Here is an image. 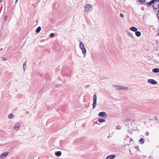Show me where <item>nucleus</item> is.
I'll return each mask as SVG.
<instances>
[{
	"label": "nucleus",
	"instance_id": "dca6fc26",
	"mask_svg": "<svg viewBox=\"0 0 159 159\" xmlns=\"http://www.w3.org/2000/svg\"><path fill=\"white\" fill-rule=\"evenodd\" d=\"M139 142L140 144H143L144 143L143 139V138H141L139 139Z\"/></svg>",
	"mask_w": 159,
	"mask_h": 159
},
{
	"label": "nucleus",
	"instance_id": "6e6552de",
	"mask_svg": "<svg viewBox=\"0 0 159 159\" xmlns=\"http://www.w3.org/2000/svg\"><path fill=\"white\" fill-rule=\"evenodd\" d=\"M115 157L114 155H111L108 156L106 159H113Z\"/></svg>",
	"mask_w": 159,
	"mask_h": 159
},
{
	"label": "nucleus",
	"instance_id": "393cba45",
	"mask_svg": "<svg viewBox=\"0 0 159 159\" xmlns=\"http://www.w3.org/2000/svg\"><path fill=\"white\" fill-rule=\"evenodd\" d=\"M157 16L158 18L159 19V9L157 13Z\"/></svg>",
	"mask_w": 159,
	"mask_h": 159
},
{
	"label": "nucleus",
	"instance_id": "0eeeda50",
	"mask_svg": "<svg viewBox=\"0 0 159 159\" xmlns=\"http://www.w3.org/2000/svg\"><path fill=\"white\" fill-rule=\"evenodd\" d=\"M148 83H150L152 84H157V82L156 81L152 79L148 80Z\"/></svg>",
	"mask_w": 159,
	"mask_h": 159
},
{
	"label": "nucleus",
	"instance_id": "2f4dec72",
	"mask_svg": "<svg viewBox=\"0 0 159 159\" xmlns=\"http://www.w3.org/2000/svg\"><path fill=\"white\" fill-rule=\"evenodd\" d=\"M2 50V48H0V52Z\"/></svg>",
	"mask_w": 159,
	"mask_h": 159
},
{
	"label": "nucleus",
	"instance_id": "1a4fd4ad",
	"mask_svg": "<svg viewBox=\"0 0 159 159\" xmlns=\"http://www.w3.org/2000/svg\"><path fill=\"white\" fill-rule=\"evenodd\" d=\"M9 154V152H5L3 153L2 155H1L0 157L1 158H3V157H6L7 156L8 154Z\"/></svg>",
	"mask_w": 159,
	"mask_h": 159
},
{
	"label": "nucleus",
	"instance_id": "bb28decb",
	"mask_svg": "<svg viewBox=\"0 0 159 159\" xmlns=\"http://www.w3.org/2000/svg\"><path fill=\"white\" fill-rule=\"evenodd\" d=\"M120 17H124V15L122 14H121V13H120Z\"/></svg>",
	"mask_w": 159,
	"mask_h": 159
},
{
	"label": "nucleus",
	"instance_id": "2eb2a0df",
	"mask_svg": "<svg viewBox=\"0 0 159 159\" xmlns=\"http://www.w3.org/2000/svg\"><path fill=\"white\" fill-rule=\"evenodd\" d=\"M41 30V28L40 27H38L36 30V33H39Z\"/></svg>",
	"mask_w": 159,
	"mask_h": 159
},
{
	"label": "nucleus",
	"instance_id": "f704fd0d",
	"mask_svg": "<svg viewBox=\"0 0 159 159\" xmlns=\"http://www.w3.org/2000/svg\"><path fill=\"white\" fill-rule=\"evenodd\" d=\"M110 135H109V136L108 137V138H110Z\"/></svg>",
	"mask_w": 159,
	"mask_h": 159
},
{
	"label": "nucleus",
	"instance_id": "c756f323",
	"mask_svg": "<svg viewBox=\"0 0 159 159\" xmlns=\"http://www.w3.org/2000/svg\"><path fill=\"white\" fill-rule=\"evenodd\" d=\"M7 16H5L4 17V19L5 20L7 19Z\"/></svg>",
	"mask_w": 159,
	"mask_h": 159
},
{
	"label": "nucleus",
	"instance_id": "7ed1b4c3",
	"mask_svg": "<svg viewBox=\"0 0 159 159\" xmlns=\"http://www.w3.org/2000/svg\"><path fill=\"white\" fill-rule=\"evenodd\" d=\"M80 48L82 50L83 53L84 55L86 54V49L84 48V45L82 42H80L79 44Z\"/></svg>",
	"mask_w": 159,
	"mask_h": 159
},
{
	"label": "nucleus",
	"instance_id": "a211bd4d",
	"mask_svg": "<svg viewBox=\"0 0 159 159\" xmlns=\"http://www.w3.org/2000/svg\"><path fill=\"white\" fill-rule=\"evenodd\" d=\"M125 140H130V142H131V141H132L133 140L131 138H129V137H128L126 138Z\"/></svg>",
	"mask_w": 159,
	"mask_h": 159
},
{
	"label": "nucleus",
	"instance_id": "473e14b6",
	"mask_svg": "<svg viewBox=\"0 0 159 159\" xmlns=\"http://www.w3.org/2000/svg\"><path fill=\"white\" fill-rule=\"evenodd\" d=\"M18 0H16L15 2L16 3V2L18 1Z\"/></svg>",
	"mask_w": 159,
	"mask_h": 159
},
{
	"label": "nucleus",
	"instance_id": "423d86ee",
	"mask_svg": "<svg viewBox=\"0 0 159 159\" xmlns=\"http://www.w3.org/2000/svg\"><path fill=\"white\" fill-rule=\"evenodd\" d=\"M100 117H106L107 116L106 113L105 112H101L98 114Z\"/></svg>",
	"mask_w": 159,
	"mask_h": 159
},
{
	"label": "nucleus",
	"instance_id": "f3484780",
	"mask_svg": "<svg viewBox=\"0 0 159 159\" xmlns=\"http://www.w3.org/2000/svg\"><path fill=\"white\" fill-rule=\"evenodd\" d=\"M8 117L9 119H12L15 117V116L13 114H11L8 115Z\"/></svg>",
	"mask_w": 159,
	"mask_h": 159
},
{
	"label": "nucleus",
	"instance_id": "20e7f679",
	"mask_svg": "<svg viewBox=\"0 0 159 159\" xmlns=\"http://www.w3.org/2000/svg\"><path fill=\"white\" fill-rule=\"evenodd\" d=\"M97 97L96 95H94L93 97V102L92 104V106L93 107V108L94 109L95 108L96 105H97Z\"/></svg>",
	"mask_w": 159,
	"mask_h": 159
},
{
	"label": "nucleus",
	"instance_id": "4be33fe9",
	"mask_svg": "<svg viewBox=\"0 0 159 159\" xmlns=\"http://www.w3.org/2000/svg\"><path fill=\"white\" fill-rule=\"evenodd\" d=\"M128 36L130 37H131V38H133V35L132 34H131V33H128Z\"/></svg>",
	"mask_w": 159,
	"mask_h": 159
},
{
	"label": "nucleus",
	"instance_id": "4c0bfd02",
	"mask_svg": "<svg viewBox=\"0 0 159 159\" xmlns=\"http://www.w3.org/2000/svg\"><path fill=\"white\" fill-rule=\"evenodd\" d=\"M157 34H158V36H159V32Z\"/></svg>",
	"mask_w": 159,
	"mask_h": 159
},
{
	"label": "nucleus",
	"instance_id": "39448f33",
	"mask_svg": "<svg viewBox=\"0 0 159 159\" xmlns=\"http://www.w3.org/2000/svg\"><path fill=\"white\" fill-rule=\"evenodd\" d=\"M85 11L88 12L92 10L93 8L92 6L90 4H87L85 6Z\"/></svg>",
	"mask_w": 159,
	"mask_h": 159
},
{
	"label": "nucleus",
	"instance_id": "5701e85b",
	"mask_svg": "<svg viewBox=\"0 0 159 159\" xmlns=\"http://www.w3.org/2000/svg\"><path fill=\"white\" fill-rule=\"evenodd\" d=\"M54 35L55 34H54V33H51V34H50V37L51 38H52L54 36Z\"/></svg>",
	"mask_w": 159,
	"mask_h": 159
},
{
	"label": "nucleus",
	"instance_id": "e433bc0d",
	"mask_svg": "<svg viewBox=\"0 0 159 159\" xmlns=\"http://www.w3.org/2000/svg\"><path fill=\"white\" fill-rule=\"evenodd\" d=\"M158 2H159V0H157V3H158ZM158 6H159V5Z\"/></svg>",
	"mask_w": 159,
	"mask_h": 159
},
{
	"label": "nucleus",
	"instance_id": "c85d7f7f",
	"mask_svg": "<svg viewBox=\"0 0 159 159\" xmlns=\"http://www.w3.org/2000/svg\"><path fill=\"white\" fill-rule=\"evenodd\" d=\"M6 60H7V58H6L3 57L2 58V60H3V61H5Z\"/></svg>",
	"mask_w": 159,
	"mask_h": 159
},
{
	"label": "nucleus",
	"instance_id": "f8f14e48",
	"mask_svg": "<svg viewBox=\"0 0 159 159\" xmlns=\"http://www.w3.org/2000/svg\"><path fill=\"white\" fill-rule=\"evenodd\" d=\"M152 71L154 73H158L159 72V69L158 68L154 69Z\"/></svg>",
	"mask_w": 159,
	"mask_h": 159
},
{
	"label": "nucleus",
	"instance_id": "b1692460",
	"mask_svg": "<svg viewBox=\"0 0 159 159\" xmlns=\"http://www.w3.org/2000/svg\"><path fill=\"white\" fill-rule=\"evenodd\" d=\"M116 129H121L120 126L119 125L117 126H116Z\"/></svg>",
	"mask_w": 159,
	"mask_h": 159
},
{
	"label": "nucleus",
	"instance_id": "f257e3e1",
	"mask_svg": "<svg viewBox=\"0 0 159 159\" xmlns=\"http://www.w3.org/2000/svg\"><path fill=\"white\" fill-rule=\"evenodd\" d=\"M152 4H153V7L154 9H157V8H159V6H156L157 5H158V3H157V0H152L150 2H147L146 3V5L148 7L151 6Z\"/></svg>",
	"mask_w": 159,
	"mask_h": 159
},
{
	"label": "nucleus",
	"instance_id": "412c9836",
	"mask_svg": "<svg viewBox=\"0 0 159 159\" xmlns=\"http://www.w3.org/2000/svg\"><path fill=\"white\" fill-rule=\"evenodd\" d=\"M139 2H140L141 4H143L144 2H145L146 1L145 0H139Z\"/></svg>",
	"mask_w": 159,
	"mask_h": 159
},
{
	"label": "nucleus",
	"instance_id": "ddd939ff",
	"mask_svg": "<svg viewBox=\"0 0 159 159\" xmlns=\"http://www.w3.org/2000/svg\"><path fill=\"white\" fill-rule=\"evenodd\" d=\"M135 34L136 35L137 37L140 36L141 35V32L139 31H136L135 32Z\"/></svg>",
	"mask_w": 159,
	"mask_h": 159
},
{
	"label": "nucleus",
	"instance_id": "4468645a",
	"mask_svg": "<svg viewBox=\"0 0 159 159\" xmlns=\"http://www.w3.org/2000/svg\"><path fill=\"white\" fill-rule=\"evenodd\" d=\"M98 121L100 123H102V122H105L106 120L104 119L101 118L99 119L98 120Z\"/></svg>",
	"mask_w": 159,
	"mask_h": 159
},
{
	"label": "nucleus",
	"instance_id": "cd10ccee",
	"mask_svg": "<svg viewBox=\"0 0 159 159\" xmlns=\"http://www.w3.org/2000/svg\"><path fill=\"white\" fill-rule=\"evenodd\" d=\"M90 86L89 85H86L84 87V88L85 89H86L88 87H89Z\"/></svg>",
	"mask_w": 159,
	"mask_h": 159
},
{
	"label": "nucleus",
	"instance_id": "6ab92c4d",
	"mask_svg": "<svg viewBox=\"0 0 159 159\" xmlns=\"http://www.w3.org/2000/svg\"><path fill=\"white\" fill-rule=\"evenodd\" d=\"M20 126V124L19 123H17L16 124L15 126H14V129H16L17 128H19Z\"/></svg>",
	"mask_w": 159,
	"mask_h": 159
},
{
	"label": "nucleus",
	"instance_id": "9d476101",
	"mask_svg": "<svg viewBox=\"0 0 159 159\" xmlns=\"http://www.w3.org/2000/svg\"><path fill=\"white\" fill-rule=\"evenodd\" d=\"M61 151L57 152L55 153L56 156L57 157H60L61 155Z\"/></svg>",
	"mask_w": 159,
	"mask_h": 159
},
{
	"label": "nucleus",
	"instance_id": "c9c22d12",
	"mask_svg": "<svg viewBox=\"0 0 159 159\" xmlns=\"http://www.w3.org/2000/svg\"><path fill=\"white\" fill-rule=\"evenodd\" d=\"M2 0H0V3L2 2Z\"/></svg>",
	"mask_w": 159,
	"mask_h": 159
},
{
	"label": "nucleus",
	"instance_id": "aec40b11",
	"mask_svg": "<svg viewBox=\"0 0 159 159\" xmlns=\"http://www.w3.org/2000/svg\"><path fill=\"white\" fill-rule=\"evenodd\" d=\"M23 68L24 71H25L26 68V62L24 63L23 65Z\"/></svg>",
	"mask_w": 159,
	"mask_h": 159
},
{
	"label": "nucleus",
	"instance_id": "72a5a7b5",
	"mask_svg": "<svg viewBox=\"0 0 159 159\" xmlns=\"http://www.w3.org/2000/svg\"><path fill=\"white\" fill-rule=\"evenodd\" d=\"M126 144H127V145H129V143H126Z\"/></svg>",
	"mask_w": 159,
	"mask_h": 159
},
{
	"label": "nucleus",
	"instance_id": "9b49d317",
	"mask_svg": "<svg viewBox=\"0 0 159 159\" xmlns=\"http://www.w3.org/2000/svg\"><path fill=\"white\" fill-rule=\"evenodd\" d=\"M129 29L130 30H131L132 31H133L134 32H136L138 30V29L134 27H132L130 28H129Z\"/></svg>",
	"mask_w": 159,
	"mask_h": 159
},
{
	"label": "nucleus",
	"instance_id": "a878e982",
	"mask_svg": "<svg viewBox=\"0 0 159 159\" xmlns=\"http://www.w3.org/2000/svg\"><path fill=\"white\" fill-rule=\"evenodd\" d=\"M130 119L129 118H128L127 119H126V121L127 122H129L130 121Z\"/></svg>",
	"mask_w": 159,
	"mask_h": 159
},
{
	"label": "nucleus",
	"instance_id": "7c9ffc66",
	"mask_svg": "<svg viewBox=\"0 0 159 159\" xmlns=\"http://www.w3.org/2000/svg\"><path fill=\"white\" fill-rule=\"evenodd\" d=\"M149 134V133H148V132H147L146 133V136H148V135Z\"/></svg>",
	"mask_w": 159,
	"mask_h": 159
},
{
	"label": "nucleus",
	"instance_id": "f03ea898",
	"mask_svg": "<svg viewBox=\"0 0 159 159\" xmlns=\"http://www.w3.org/2000/svg\"><path fill=\"white\" fill-rule=\"evenodd\" d=\"M116 89V90H118L119 89L121 90H126L128 89V88L127 87L122 86L120 85H114L113 86Z\"/></svg>",
	"mask_w": 159,
	"mask_h": 159
}]
</instances>
